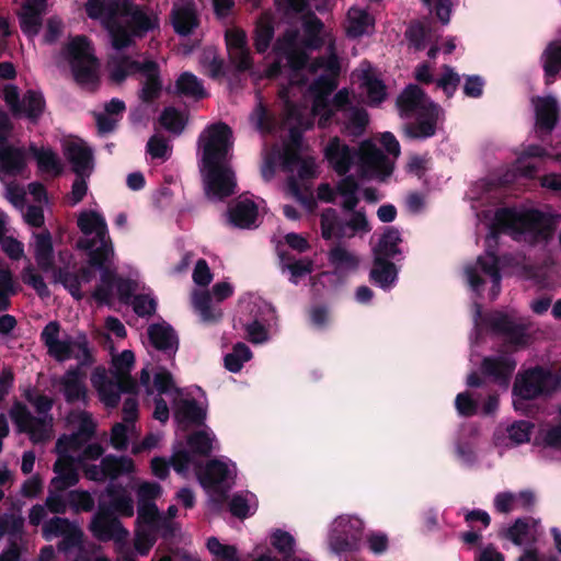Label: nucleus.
I'll return each mask as SVG.
<instances>
[{
    "label": "nucleus",
    "instance_id": "obj_1",
    "mask_svg": "<svg viewBox=\"0 0 561 561\" xmlns=\"http://www.w3.org/2000/svg\"><path fill=\"white\" fill-rule=\"evenodd\" d=\"M87 15L100 20L116 50L128 48L133 38H144L159 28V19L133 0H87Z\"/></svg>",
    "mask_w": 561,
    "mask_h": 561
},
{
    "label": "nucleus",
    "instance_id": "obj_2",
    "mask_svg": "<svg viewBox=\"0 0 561 561\" xmlns=\"http://www.w3.org/2000/svg\"><path fill=\"white\" fill-rule=\"evenodd\" d=\"M232 129L222 122L211 124L198 138L202 145L203 169L206 170L205 192L208 197L225 199L236 193L237 181L233 170L226 164L232 146Z\"/></svg>",
    "mask_w": 561,
    "mask_h": 561
},
{
    "label": "nucleus",
    "instance_id": "obj_3",
    "mask_svg": "<svg viewBox=\"0 0 561 561\" xmlns=\"http://www.w3.org/2000/svg\"><path fill=\"white\" fill-rule=\"evenodd\" d=\"M561 222V214L540 208H499L493 213V241L499 232L530 247L548 244Z\"/></svg>",
    "mask_w": 561,
    "mask_h": 561
},
{
    "label": "nucleus",
    "instance_id": "obj_4",
    "mask_svg": "<svg viewBox=\"0 0 561 561\" xmlns=\"http://www.w3.org/2000/svg\"><path fill=\"white\" fill-rule=\"evenodd\" d=\"M470 194L478 219L477 230L484 233V252L474 263L465 266V276L470 288L480 295L485 284L483 276L491 277V179L485 176L477 182Z\"/></svg>",
    "mask_w": 561,
    "mask_h": 561
},
{
    "label": "nucleus",
    "instance_id": "obj_5",
    "mask_svg": "<svg viewBox=\"0 0 561 561\" xmlns=\"http://www.w3.org/2000/svg\"><path fill=\"white\" fill-rule=\"evenodd\" d=\"M561 388V376L540 365L519 370L512 388L513 405L523 415L535 417L541 408L536 402Z\"/></svg>",
    "mask_w": 561,
    "mask_h": 561
},
{
    "label": "nucleus",
    "instance_id": "obj_6",
    "mask_svg": "<svg viewBox=\"0 0 561 561\" xmlns=\"http://www.w3.org/2000/svg\"><path fill=\"white\" fill-rule=\"evenodd\" d=\"M106 494L111 496V500L108 503L100 500L98 512L91 522V530L101 541L122 540L126 538L128 531L114 514L131 517L134 515V500L130 496L131 493Z\"/></svg>",
    "mask_w": 561,
    "mask_h": 561
},
{
    "label": "nucleus",
    "instance_id": "obj_7",
    "mask_svg": "<svg viewBox=\"0 0 561 561\" xmlns=\"http://www.w3.org/2000/svg\"><path fill=\"white\" fill-rule=\"evenodd\" d=\"M321 236L324 240L332 238L343 239L347 237V228L353 233L358 231H368L369 225L364 213L354 211L348 221H344L334 208H325L320 215Z\"/></svg>",
    "mask_w": 561,
    "mask_h": 561
},
{
    "label": "nucleus",
    "instance_id": "obj_8",
    "mask_svg": "<svg viewBox=\"0 0 561 561\" xmlns=\"http://www.w3.org/2000/svg\"><path fill=\"white\" fill-rule=\"evenodd\" d=\"M201 485L206 491H230L236 484L237 467L219 459H210L197 471Z\"/></svg>",
    "mask_w": 561,
    "mask_h": 561
},
{
    "label": "nucleus",
    "instance_id": "obj_9",
    "mask_svg": "<svg viewBox=\"0 0 561 561\" xmlns=\"http://www.w3.org/2000/svg\"><path fill=\"white\" fill-rule=\"evenodd\" d=\"M443 108L434 102L424 104L417 112L415 119L403 125V136L410 140H426L437 133V124Z\"/></svg>",
    "mask_w": 561,
    "mask_h": 561
},
{
    "label": "nucleus",
    "instance_id": "obj_10",
    "mask_svg": "<svg viewBox=\"0 0 561 561\" xmlns=\"http://www.w3.org/2000/svg\"><path fill=\"white\" fill-rule=\"evenodd\" d=\"M89 365L77 364L69 367L66 373L59 377L57 385L62 393L67 404L73 405L80 402L84 408L89 405V389L85 385L87 374L83 367Z\"/></svg>",
    "mask_w": 561,
    "mask_h": 561
},
{
    "label": "nucleus",
    "instance_id": "obj_11",
    "mask_svg": "<svg viewBox=\"0 0 561 561\" xmlns=\"http://www.w3.org/2000/svg\"><path fill=\"white\" fill-rule=\"evenodd\" d=\"M47 351L51 357L60 363L70 358L78 359V364L81 365H92L94 362L84 333H79L76 337L68 335L66 339L55 342Z\"/></svg>",
    "mask_w": 561,
    "mask_h": 561
},
{
    "label": "nucleus",
    "instance_id": "obj_12",
    "mask_svg": "<svg viewBox=\"0 0 561 561\" xmlns=\"http://www.w3.org/2000/svg\"><path fill=\"white\" fill-rule=\"evenodd\" d=\"M358 157L364 174L383 181L393 172V161L371 141H364L360 145Z\"/></svg>",
    "mask_w": 561,
    "mask_h": 561
},
{
    "label": "nucleus",
    "instance_id": "obj_13",
    "mask_svg": "<svg viewBox=\"0 0 561 561\" xmlns=\"http://www.w3.org/2000/svg\"><path fill=\"white\" fill-rule=\"evenodd\" d=\"M362 537V522L357 518L340 517L330 535V546L335 553L352 551Z\"/></svg>",
    "mask_w": 561,
    "mask_h": 561
},
{
    "label": "nucleus",
    "instance_id": "obj_14",
    "mask_svg": "<svg viewBox=\"0 0 561 561\" xmlns=\"http://www.w3.org/2000/svg\"><path fill=\"white\" fill-rule=\"evenodd\" d=\"M493 334H502L504 342L513 350L527 346L530 335L527 333V325L516 323L507 314L493 310Z\"/></svg>",
    "mask_w": 561,
    "mask_h": 561
},
{
    "label": "nucleus",
    "instance_id": "obj_15",
    "mask_svg": "<svg viewBox=\"0 0 561 561\" xmlns=\"http://www.w3.org/2000/svg\"><path fill=\"white\" fill-rule=\"evenodd\" d=\"M133 66L145 77L138 92L139 100L142 103L152 104L160 99L163 90L159 64L156 60L147 59L142 64H133Z\"/></svg>",
    "mask_w": 561,
    "mask_h": 561
},
{
    "label": "nucleus",
    "instance_id": "obj_16",
    "mask_svg": "<svg viewBox=\"0 0 561 561\" xmlns=\"http://www.w3.org/2000/svg\"><path fill=\"white\" fill-rule=\"evenodd\" d=\"M357 152L335 136L324 148V157L339 175H345L351 170Z\"/></svg>",
    "mask_w": 561,
    "mask_h": 561
},
{
    "label": "nucleus",
    "instance_id": "obj_17",
    "mask_svg": "<svg viewBox=\"0 0 561 561\" xmlns=\"http://www.w3.org/2000/svg\"><path fill=\"white\" fill-rule=\"evenodd\" d=\"M78 248L88 252V264L95 270L110 266L114 248L110 234L104 239L88 238L78 241Z\"/></svg>",
    "mask_w": 561,
    "mask_h": 561
},
{
    "label": "nucleus",
    "instance_id": "obj_18",
    "mask_svg": "<svg viewBox=\"0 0 561 561\" xmlns=\"http://www.w3.org/2000/svg\"><path fill=\"white\" fill-rule=\"evenodd\" d=\"M55 477L51 479L48 491H67L79 481L76 459L71 455H60L54 463Z\"/></svg>",
    "mask_w": 561,
    "mask_h": 561
},
{
    "label": "nucleus",
    "instance_id": "obj_19",
    "mask_svg": "<svg viewBox=\"0 0 561 561\" xmlns=\"http://www.w3.org/2000/svg\"><path fill=\"white\" fill-rule=\"evenodd\" d=\"M104 465L105 479L111 482L104 491H128L119 485L116 488L113 482L122 477H130L136 471L134 460L128 456L106 455L102 458Z\"/></svg>",
    "mask_w": 561,
    "mask_h": 561
},
{
    "label": "nucleus",
    "instance_id": "obj_20",
    "mask_svg": "<svg viewBox=\"0 0 561 561\" xmlns=\"http://www.w3.org/2000/svg\"><path fill=\"white\" fill-rule=\"evenodd\" d=\"M174 420L182 430H187L191 426H202L205 424L207 412L199 405L197 400L181 399L173 412Z\"/></svg>",
    "mask_w": 561,
    "mask_h": 561
},
{
    "label": "nucleus",
    "instance_id": "obj_21",
    "mask_svg": "<svg viewBox=\"0 0 561 561\" xmlns=\"http://www.w3.org/2000/svg\"><path fill=\"white\" fill-rule=\"evenodd\" d=\"M474 329H473V337L471 340V354L470 362L472 364H477L480 358V353L478 348L486 342L488 337L491 335V313L482 312V306L478 302H474Z\"/></svg>",
    "mask_w": 561,
    "mask_h": 561
},
{
    "label": "nucleus",
    "instance_id": "obj_22",
    "mask_svg": "<svg viewBox=\"0 0 561 561\" xmlns=\"http://www.w3.org/2000/svg\"><path fill=\"white\" fill-rule=\"evenodd\" d=\"M480 404L482 405L483 415L491 414V391H488L485 397L480 399V396L474 392L463 391L456 396L455 408L457 413L462 417H471L478 414Z\"/></svg>",
    "mask_w": 561,
    "mask_h": 561
},
{
    "label": "nucleus",
    "instance_id": "obj_23",
    "mask_svg": "<svg viewBox=\"0 0 561 561\" xmlns=\"http://www.w3.org/2000/svg\"><path fill=\"white\" fill-rule=\"evenodd\" d=\"M26 168V156L23 148L0 144V171L7 175L15 176Z\"/></svg>",
    "mask_w": 561,
    "mask_h": 561
},
{
    "label": "nucleus",
    "instance_id": "obj_24",
    "mask_svg": "<svg viewBox=\"0 0 561 561\" xmlns=\"http://www.w3.org/2000/svg\"><path fill=\"white\" fill-rule=\"evenodd\" d=\"M171 16L173 28L181 36L191 35L199 24L193 0L182 7L172 9Z\"/></svg>",
    "mask_w": 561,
    "mask_h": 561
},
{
    "label": "nucleus",
    "instance_id": "obj_25",
    "mask_svg": "<svg viewBox=\"0 0 561 561\" xmlns=\"http://www.w3.org/2000/svg\"><path fill=\"white\" fill-rule=\"evenodd\" d=\"M398 279V270L394 263L381 257H374L373 267L369 272V280L382 288L389 290L396 285Z\"/></svg>",
    "mask_w": 561,
    "mask_h": 561
},
{
    "label": "nucleus",
    "instance_id": "obj_26",
    "mask_svg": "<svg viewBox=\"0 0 561 561\" xmlns=\"http://www.w3.org/2000/svg\"><path fill=\"white\" fill-rule=\"evenodd\" d=\"M34 257L42 272L47 273L55 268L54 245L49 231L35 234Z\"/></svg>",
    "mask_w": 561,
    "mask_h": 561
},
{
    "label": "nucleus",
    "instance_id": "obj_27",
    "mask_svg": "<svg viewBox=\"0 0 561 561\" xmlns=\"http://www.w3.org/2000/svg\"><path fill=\"white\" fill-rule=\"evenodd\" d=\"M346 35L348 38H359L375 27V18L364 9L351 8L347 12Z\"/></svg>",
    "mask_w": 561,
    "mask_h": 561
},
{
    "label": "nucleus",
    "instance_id": "obj_28",
    "mask_svg": "<svg viewBox=\"0 0 561 561\" xmlns=\"http://www.w3.org/2000/svg\"><path fill=\"white\" fill-rule=\"evenodd\" d=\"M536 125L540 130L551 133L558 123V104L553 96L538 98L535 105Z\"/></svg>",
    "mask_w": 561,
    "mask_h": 561
},
{
    "label": "nucleus",
    "instance_id": "obj_29",
    "mask_svg": "<svg viewBox=\"0 0 561 561\" xmlns=\"http://www.w3.org/2000/svg\"><path fill=\"white\" fill-rule=\"evenodd\" d=\"M148 337L152 346L162 352L178 348V336L174 329L168 323H153L148 327Z\"/></svg>",
    "mask_w": 561,
    "mask_h": 561
},
{
    "label": "nucleus",
    "instance_id": "obj_30",
    "mask_svg": "<svg viewBox=\"0 0 561 561\" xmlns=\"http://www.w3.org/2000/svg\"><path fill=\"white\" fill-rule=\"evenodd\" d=\"M229 220L236 227L250 228L256 220L259 209L251 199L236 201L229 206Z\"/></svg>",
    "mask_w": 561,
    "mask_h": 561
},
{
    "label": "nucleus",
    "instance_id": "obj_31",
    "mask_svg": "<svg viewBox=\"0 0 561 561\" xmlns=\"http://www.w3.org/2000/svg\"><path fill=\"white\" fill-rule=\"evenodd\" d=\"M46 108L44 94L38 90L28 89L22 96L20 117H26L31 123L36 124Z\"/></svg>",
    "mask_w": 561,
    "mask_h": 561
},
{
    "label": "nucleus",
    "instance_id": "obj_32",
    "mask_svg": "<svg viewBox=\"0 0 561 561\" xmlns=\"http://www.w3.org/2000/svg\"><path fill=\"white\" fill-rule=\"evenodd\" d=\"M402 242L399 229L396 227H387L385 232L378 240L374 248V257H381V260L394 259L401 254L399 244Z\"/></svg>",
    "mask_w": 561,
    "mask_h": 561
},
{
    "label": "nucleus",
    "instance_id": "obj_33",
    "mask_svg": "<svg viewBox=\"0 0 561 561\" xmlns=\"http://www.w3.org/2000/svg\"><path fill=\"white\" fill-rule=\"evenodd\" d=\"M28 152L36 160L38 170L44 173H50L58 176L62 173V165L57 153L50 148H38L35 144H30Z\"/></svg>",
    "mask_w": 561,
    "mask_h": 561
},
{
    "label": "nucleus",
    "instance_id": "obj_34",
    "mask_svg": "<svg viewBox=\"0 0 561 561\" xmlns=\"http://www.w3.org/2000/svg\"><path fill=\"white\" fill-rule=\"evenodd\" d=\"M77 225L85 236L94 233L93 238L104 239L108 234L104 217L94 210L82 211L78 217Z\"/></svg>",
    "mask_w": 561,
    "mask_h": 561
},
{
    "label": "nucleus",
    "instance_id": "obj_35",
    "mask_svg": "<svg viewBox=\"0 0 561 561\" xmlns=\"http://www.w3.org/2000/svg\"><path fill=\"white\" fill-rule=\"evenodd\" d=\"M425 98V92L417 84L410 83L397 98L396 104L401 114L409 115L415 111H420L423 106L422 101Z\"/></svg>",
    "mask_w": 561,
    "mask_h": 561
},
{
    "label": "nucleus",
    "instance_id": "obj_36",
    "mask_svg": "<svg viewBox=\"0 0 561 561\" xmlns=\"http://www.w3.org/2000/svg\"><path fill=\"white\" fill-rule=\"evenodd\" d=\"M67 158L77 176H84L85 172L92 169L93 151L90 147L71 144L67 148Z\"/></svg>",
    "mask_w": 561,
    "mask_h": 561
},
{
    "label": "nucleus",
    "instance_id": "obj_37",
    "mask_svg": "<svg viewBox=\"0 0 561 561\" xmlns=\"http://www.w3.org/2000/svg\"><path fill=\"white\" fill-rule=\"evenodd\" d=\"M139 495L138 499V515L137 522L146 524L150 527H154L157 522L160 519V514L158 506L156 504V499L159 497L162 493H137Z\"/></svg>",
    "mask_w": 561,
    "mask_h": 561
},
{
    "label": "nucleus",
    "instance_id": "obj_38",
    "mask_svg": "<svg viewBox=\"0 0 561 561\" xmlns=\"http://www.w3.org/2000/svg\"><path fill=\"white\" fill-rule=\"evenodd\" d=\"M175 93L195 100H202L207 95L202 81L192 72H183L175 81Z\"/></svg>",
    "mask_w": 561,
    "mask_h": 561
},
{
    "label": "nucleus",
    "instance_id": "obj_39",
    "mask_svg": "<svg viewBox=\"0 0 561 561\" xmlns=\"http://www.w3.org/2000/svg\"><path fill=\"white\" fill-rule=\"evenodd\" d=\"M328 260L336 273L356 271L359 265L358 257L341 244L329 251Z\"/></svg>",
    "mask_w": 561,
    "mask_h": 561
},
{
    "label": "nucleus",
    "instance_id": "obj_40",
    "mask_svg": "<svg viewBox=\"0 0 561 561\" xmlns=\"http://www.w3.org/2000/svg\"><path fill=\"white\" fill-rule=\"evenodd\" d=\"M543 71L546 84L554 82L561 70V45L557 42L550 43L543 54Z\"/></svg>",
    "mask_w": 561,
    "mask_h": 561
},
{
    "label": "nucleus",
    "instance_id": "obj_41",
    "mask_svg": "<svg viewBox=\"0 0 561 561\" xmlns=\"http://www.w3.org/2000/svg\"><path fill=\"white\" fill-rule=\"evenodd\" d=\"M98 68L99 61L95 56L87 60L71 62L73 78L81 85L99 82Z\"/></svg>",
    "mask_w": 561,
    "mask_h": 561
},
{
    "label": "nucleus",
    "instance_id": "obj_42",
    "mask_svg": "<svg viewBox=\"0 0 561 561\" xmlns=\"http://www.w3.org/2000/svg\"><path fill=\"white\" fill-rule=\"evenodd\" d=\"M516 365L515 358L510 354L493 356V383L507 387Z\"/></svg>",
    "mask_w": 561,
    "mask_h": 561
},
{
    "label": "nucleus",
    "instance_id": "obj_43",
    "mask_svg": "<svg viewBox=\"0 0 561 561\" xmlns=\"http://www.w3.org/2000/svg\"><path fill=\"white\" fill-rule=\"evenodd\" d=\"M44 14L45 12H41L39 10L21 7L19 12L21 31L28 37L36 36L41 31Z\"/></svg>",
    "mask_w": 561,
    "mask_h": 561
},
{
    "label": "nucleus",
    "instance_id": "obj_44",
    "mask_svg": "<svg viewBox=\"0 0 561 561\" xmlns=\"http://www.w3.org/2000/svg\"><path fill=\"white\" fill-rule=\"evenodd\" d=\"M252 357V352L250 347L242 343L238 342L231 353H228L224 357L225 368L231 373H239L243 364L250 360Z\"/></svg>",
    "mask_w": 561,
    "mask_h": 561
},
{
    "label": "nucleus",
    "instance_id": "obj_45",
    "mask_svg": "<svg viewBox=\"0 0 561 561\" xmlns=\"http://www.w3.org/2000/svg\"><path fill=\"white\" fill-rule=\"evenodd\" d=\"M302 27L307 35V41L305 42V45L311 48L320 47L322 44L320 33L324 27L323 22L314 13L311 12L305 16Z\"/></svg>",
    "mask_w": 561,
    "mask_h": 561
},
{
    "label": "nucleus",
    "instance_id": "obj_46",
    "mask_svg": "<svg viewBox=\"0 0 561 561\" xmlns=\"http://www.w3.org/2000/svg\"><path fill=\"white\" fill-rule=\"evenodd\" d=\"M159 122L163 128L174 135H181L186 126V118L173 106H168L162 111Z\"/></svg>",
    "mask_w": 561,
    "mask_h": 561
},
{
    "label": "nucleus",
    "instance_id": "obj_47",
    "mask_svg": "<svg viewBox=\"0 0 561 561\" xmlns=\"http://www.w3.org/2000/svg\"><path fill=\"white\" fill-rule=\"evenodd\" d=\"M90 50V41L84 35L73 37L66 47V53L70 58V64L94 57Z\"/></svg>",
    "mask_w": 561,
    "mask_h": 561
},
{
    "label": "nucleus",
    "instance_id": "obj_48",
    "mask_svg": "<svg viewBox=\"0 0 561 561\" xmlns=\"http://www.w3.org/2000/svg\"><path fill=\"white\" fill-rule=\"evenodd\" d=\"M206 546L215 561H241L236 546L224 545L216 537L208 538Z\"/></svg>",
    "mask_w": 561,
    "mask_h": 561
},
{
    "label": "nucleus",
    "instance_id": "obj_49",
    "mask_svg": "<svg viewBox=\"0 0 561 561\" xmlns=\"http://www.w3.org/2000/svg\"><path fill=\"white\" fill-rule=\"evenodd\" d=\"M256 501L251 502V500L242 493H234L232 499L229 501L230 513L239 519H244L252 515L256 511Z\"/></svg>",
    "mask_w": 561,
    "mask_h": 561
},
{
    "label": "nucleus",
    "instance_id": "obj_50",
    "mask_svg": "<svg viewBox=\"0 0 561 561\" xmlns=\"http://www.w3.org/2000/svg\"><path fill=\"white\" fill-rule=\"evenodd\" d=\"M133 64H142V61L134 60L129 56L121 57L111 67V80L119 84L124 82L129 75L138 72V70L134 68Z\"/></svg>",
    "mask_w": 561,
    "mask_h": 561
},
{
    "label": "nucleus",
    "instance_id": "obj_51",
    "mask_svg": "<svg viewBox=\"0 0 561 561\" xmlns=\"http://www.w3.org/2000/svg\"><path fill=\"white\" fill-rule=\"evenodd\" d=\"M186 443L190 450L199 456H208L213 450V437L205 431L192 433Z\"/></svg>",
    "mask_w": 561,
    "mask_h": 561
},
{
    "label": "nucleus",
    "instance_id": "obj_52",
    "mask_svg": "<svg viewBox=\"0 0 561 561\" xmlns=\"http://www.w3.org/2000/svg\"><path fill=\"white\" fill-rule=\"evenodd\" d=\"M299 32L287 28L274 43L273 50L277 56L285 57L298 47Z\"/></svg>",
    "mask_w": 561,
    "mask_h": 561
},
{
    "label": "nucleus",
    "instance_id": "obj_53",
    "mask_svg": "<svg viewBox=\"0 0 561 561\" xmlns=\"http://www.w3.org/2000/svg\"><path fill=\"white\" fill-rule=\"evenodd\" d=\"M274 26L270 22H262L256 25L253 36V45L259 54H264L274 38Z\"/></svg>",
    "mask_w": 561,
    "mask_h": 561
},
{
    "label": "nucleus",
    "instance_id": "obj_54",
    "mask_svg": "<svg viewBox=\"0 0 561 561\" xmlns=\"http://www.w3.org/2000/svg\"><path fill=\"white\" fill-rule=\"evenodd\" d=\"M89 440L83 438L77 431L69 435H61L56 442V451L58 456L70 455L69 451H78L85 446Z\"/></svg>",
    "mask_w": 561,
    "mask_h": 561
},
{
    "label": "nucleus",
    "instance_id": "obj_55",
    "mask_svg": "<svg viewBox=\"0 0 561 561\" xmlns=\"http://www.w3.org/2000/svg\"><path fill=\"white\" fill-rule=\"evenodd\" d=\"M271 543L285 559L295 553V539L285 530L276 529L271 536Z\"/></svg>",
    "mask_w": 561,
    "mask_h": 561
},
{
    "label": "nucleus",
    "instance_id": "obj_56",
    "mask_svg": "<svg viewBox=\"0 0 561 561\" xmlns=\"http://www.w3.org/2000/svg\"><path fill=\"white\" fill-rule=\"evenodd\" d=\"M530 527L529 523L526 518H518L515 523L510 526L505 533L504 537L511 540L513 543L520 546L524 542L529 540Z\"/></svg>",
    "mask_w": 561,
    "mask_h": 561
},
{
    "label": "nucleus",
    "instance_id": "obj_57",
    "mask_svg": "<svg viewBox=\"0 0 561 561\" xmlns=\"http://www.w3.org/2000/svg\"><path fill=\"white\" fill-rule=\"evenodd\" d=\"M405 38L415 50H423L426 47L427 31L421 22H412L405 31Z\"/></svg>",
    "mask_w": 561,
    "mask_h": 561
},
{
    "label": "nucleus",
    "instance_id": "obj_58",
    "mask_svg": "<svg viewBox=\"0 0 561 561\" xmlns=\"http://www.w3.org/2000/svg\"><path fill=\"white\" fill-rule=\"evenodd\" d=\"M134 312L141 318L151 317L157 311V300L147 294H138L131 300Z\"/></svg>",
    "mask_w": 561,
    "mask_h": 561
},
{
    "label": "nucleus",
    "instance_id": "obj_59",
    "mask_svg": "<svg viewBox=\"0 0 561 561\" xmlns=\"http://www.w3.org/2000/svg\"><path fill=\"white\" fill-rule=\"evenodd\" d=\"M23 282L31 286L41 298L50 296V291L42 275L34 272L32 266H27L23 271Z\"/></svg>",
    "mask_w": 561,
    "mask_h": 561
},
{
    "label": "nucleus",
    "instance_id": "obj_60",
    "mask_svg": "<svg viewBox=\"0 0 561 561\" xmlns=\"http://www.w3.org/2000/svg\"><path fill=\"white\" fill-rule=\"evenodd\" d=\"M337 87L336 80L333 77L321 75L309 87V91L316 99L325 98L330 95Z\"/></svg>",
    "mask_w": 561,
    "mask_h": 561
},
{
    "label": "nucleus",
    "instance_id": "obj_61",
    "mask_svg": "<svg viewBox=\"0 0 561 561\" xmlns=\"http://www.w3.org/2000/svg\"><path fill=\"white\" fill-rule=\"evenodd\" d=\"M11 417L16 424L19 432L21 433H24L37 419L33 416L27 407L21 402L14 403L11 410Z\"/></svg>",
    "mask_w": 561,
    "mask_h": 561
},
{
    "label": "nucleus",
    "instance_id": "obj_62",
    "mask_svg": "<svg viewBox=\"0 0 561 561\" xmlns=\"http://www.w3.org/2000/svg\"><path fill=\"white\" fill-rule=\"evenodd\" d=\"M147 152L152 159L165 161L170 158L171 148L165 138L153 135L147 142Z\"/></svg>",
    "mask_w": 561,
    "mask_h": 561
},
{
    "label": "nucleus",
    "instance_id": "obj_63",
    "mask_svg": "<svg viewBox=\"0 0 561 561\" xmlns=\"http://www.w3.org/2000/svg\"><path fill=\"white\" fill-rule=\"evenodd\" d=\"M535 425L530 421H516L507 428L510 438L516 444L529 440Z\"/></svg>",
    "mask_w": 561,
    "mask_h": 561
},
{
    "label": "nucleus",
    "instance_id": "obj_64",
    "mask_svg": "<svg viewBox=\"0 0 561 561\" xmlns=\"http://www.w3.org/2000/svg\"><path fill=\"white\" fill-rule=\"evenodd\" d=\"M460 83V76L449 66L444 67L443 76L437 80V87L443 89L447 98H451Z\"/></svg>",
    "mask_w": 561,
    "mask_h": 561
}]
</instances>
